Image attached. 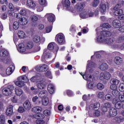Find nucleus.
Instances as JSON below:
<instances>
[{"instance_id":"1","label":"nucleus","mask_w":124,"mask_h":124,"mask_svg":"<svg viewBox=\"0 0 124 124\" xmlns=\"http://www.w3.org/2000/svg\"><path fill=\"white\" fill-rule=\"evenodd\" d=\"M88 64H87L86 72L85 74L80 73V74L82 76L84 80H86V81H88L89 82H93V78L92 77L91 74L93 73V70H94V63L90 61H88Z\"/></svg>"},{"instance_id":"2","label":"nucleus","mask_w":124,"mask_h":124,"mask_svg":"<svg viewBox=\"0 0 124 124\" xmlns=\"http://www.w3.org/2000/svg\"><path fill=\"white\" fill-rule=\"evenodd\" d=\"M100 107L99 102L92 104L89 106V109L88 113L91 117H99L100 116V111H98V109Z\"/></svg>"},{"instance_id":"3","label":"nucleus","mask_w":124,"mask_h":124,"mask_svg":"<svg viewBox=\"0 0 124 124\" xmlns=\"http://www.w3.org/2000/svg\"><path fill=\"white\" fill-rule=\"evenodd\" d=\"M18 81L16 82V86L22 88L25 85L24 83H28L29 82V78L26 76H21L17 78Z\"/></svg>"},{"instance_id":"4","label":"nucleus","mask_w":124,"mask_h":124,"mask_svg":"<svg viewBox=\"0 0 124 124\" xmlns=\"http://www.w3.org/2000/svg\"><path fill=\"white\" fill-rule=\"evenodd\" d=\"M14 91V86L13 85H9L7 87L4 88L2 90V93L4 95L7 96L12 93V91Z\"/></svg>"},{"instance_id":"5","label":"nucleus","mask_w":124,"mask_h":124,"mask_svg":"<svg viewBox=\"0 0 124 124\" xmlns=\"http://www.w3.org/2000/svg\"><path fill=\"white\" fill-rule=\"evenodd\" d=\"M94 15V13L91 11L83 10L80 13V17L82 19H86L88 17H93Z\"/></svg>"},{"instance_id":"6","label":"nucleus","mask_w":124,"mask_h":124,"mask_svg":"<svg viewBox=\"0 0 124 124\" xmlns=\"http://www.w3.org/2000/svg\"><path fill=\"white\" fill-rule=\"evenodd\" d=\"M112 102L113 104H115V108L116 109H122L123 106H124V103L119 100L118 98L115 97L112 100Z\"/></svg>"},{"instance_id":"7","label":"nucleus","mask_w":124,"mask_h":124,"mask_svg":"<svg viewBox=\"0 0 124 124\" xmlns=\"http://www.w3.org/2000/svg\"><path fill=\"white\" fill-rule=\"evenodd\" d=\"M35 69L37 71H39V72H45V71H47L48 69H49V67H48V65L46 64H44L37 66L35 67Z\"/></svg>"},{"instance_id":"8","label":"nucleus","mask_w":124,"mask_h":124,"mask_svg":"<svg viewBox=\"0 0 124 124\" xmlns=\"http://www.w3.org/2000/svg\"><path fill=\"white\" fill-rule=\"evenodd\" d=\"M115 11L113 13L114 15L115 16H118V19L120 20H124V11L122 9L114 10Z\"/></svg>"},{"instance_id":"9","label":"nucleus","mask_w":124,"mask_h":124,"mask_svg":"<svg viewBox=\"0 0 124 124\" xmlns=\"http://www.w3.org/2000/svg\"><path fill=\"white\" fill-rule=\"evenodd\" d=\"M110 78H111V74L108 72L101 73L100 75V79L101 81H104V80H109Z\"/></svg>"},{"instance_id":"10","label":"nucleus","mask_w":124,"mask_h":124,"mask_svg":"<svg viewBox=\"0 0 124 124\" xmlns=\"http://www.w3.org/2000/svg\"><path fill=\"white\" fill-rule=\"evenodd\" d=\"M47 48L48 50H55V52L56 53L59 51V46L58 45H56L54 43H50L48 44L47 46Z\"/></svg>"},{"instance_id":"11","label":"nucleus","mask_w":124,"mask_h":124,"mask_svg":"<svg viewBox=\"0 0 124 124\" xmlns=\"http://www.w3.org/2000/svg\"><path fill=\"white\" fill-rule=\"evenodd\" d=\"M52 58V54L49 52L44 51L42 57V61L44 62V61H47Z\"/></svg>"},{"instance_id":"12","label":"nucleus","mask_w":124,"mask_h":124,"mask_svg":"<svg viewBox=\"0 0 124 124\" xmlns=\"http://www.w3.org/2000/svg\"><path fill=\"white\" fill-rule=\"evenodd\" d=\"M56 39H57L58 43L60 44L64 42V35L62 33H59L56 35Z\"/></svg>"},{"instance_id":"13","label":"nucleus","mask_w":124,"mask_h":124,"mask_svg":"<svg viewBox=\"0 0 124 124\" xmlns=\"http://www.w3.org/2000/svg\"><path fill=\"white\" fill-rule=\"evenodd\" d=\"M38 83L37 84V87L38 89H40V90H43V89L45 88V84H44V81L43 79L40 78V79H38Z\"/></svg>"},{"instance_id":"14","label":"nucleus","mask_w":124,"mask_h":124,"mask_svg":"<svg viewBox=\"0 0 124 124\" xmlns=\"http://www.w3.org/2000/svg\"><path fill=\"white\" fill-rule=\"evenodd\" d=\"M84 7H85V4L83 3H77L75 6V8L76 9L78 12H81L83 9H84Z\"/></svg>"},{"instance_id":"15","label":"nucleus","mask_w":124,"mask_h":124,"mask_svg":"<svg viewBox=\"0 0 124 124\" xmlns=\"http://www.w3.org/2000/svg\"><path fill=\"white\" fill-rule=\"evenodd\" d=\"M106 8H109L107 3L100 5L99 10L101 13H105L106 12Z\"/></svg>"},{"instance_id":"16","label":"nucleus","mask_w":124,"mask_h":124,"mask_svg":"<svg viewBox=\"0 0 124 124\" xmlns=\"http://www.w3.org/2000/svg\"><path fill=\"white\" fill-rule=\"evenodd\" d=\"M6 114L7 116H8L9 117H10L11 116H12L13 114V106L10 105L6 110Z\"/></svg>"},{"instance_id":"17","label":"nucleus","mask_w":124,"mask_h":124,"mask_svg":"<svg viewBox=\"0 0 124 124\" xmlns=\"http://www.w3.org/2000/svg\"><path fill=\"white\" fill-rule=\"evenodd\" d=\"M27 48H26V46L24 44H19L18 46V51L19 53H24L27 51Z\"/></svg>"},{"instance_id":"18","label":"nucleus","mask_w":124,"mask_h":124,"mask_svg":"<svg viewBox=\"0 0 124 124\" xmlns=\"http://www.w3.org/2000/svg\"><path fill=\"white\" fill-rule=\"evenodd\" d=\"M23 107L25 110H31V102L29 100L26 101L23 104Z\"/></svg>"},{"instance_id":"19","label":"nucleus","mask_w":124,"mask_h":124,"mask_svg":"<svg viewBox=\"0 0 124 124\" xmlns=\"http://www.w3.org/2000/svg\"><path fill=\"white\" fill-rule=\"evenodd\" d=\"M15 69V67L12 65L9 66V67L6 70V73L8 75H11L12 73H13V71Z\"/></svg>"},{"instance_id":"20","label":"nucleus","mask_w":124,"mask_h":124,"mask_svg":"<svg viewBox=\"0 0 124 124\" xmlns=\"http://www.w3.org/2000/svg\"><path fill=\"white\" fill-rule=\"evenodd\" d=\"M45 17L47 18L48 22H50V23L55 21V16L52 14H46Z\"/></svg>"},{"instance_id":"21","label":"nucleus","mask_w":124,"mask_h":124,"mask_svg":"<svg viewBox=\"0 0 124 124\" xmlns=\"http://www.w3.org/2000/svg\"><path fill=\"white\" fill-rule=\"evenodd\" d=\"M36 6L35 3L32 0H27V7L29 8H34Z\"/></svg>"},{"instance_id":"22","label":"nucleus","mask_w":124,"mask_h":124,"mask_svg":"<svg viewBox=\"0 0 124 124\" xmlns=\"http://www.w3.org/2000/svg\"><path fill=\"white\" fill-rule=\"evenodd\" d=\"M112 25L114 28L119 29V27L122 26V23H121V21L119 19H115L113 21Z\"/></svg>"},{"instance_id":"23","label":"nucleus","mask_w":124,"mask_h":124,"mask_svg":"<svg viewBox=\"0 0 124 124\" xmlns=\"http://www.w3.org/2000/svg\"><path fill=\"white\" fill-rule=\"evenodd\" d=\"M117 109L114 108H112L109 110V115L110 117H116L117 116Z\"/></svg>"},{"instance_id":"24","label":"nucleus","mask_w":124,"mask_h":124,"mask_svg":"<svg viewBox=\"0 0 124 124\" xmlns=\"http://www.w3.org/2000/svg\"><path fill=\"white\" fill-rule=\"evenodd\" d=\"M47 90L49 93L53 94V93H54V92H55V86L53 84H50L47 87Z\"/></svg>"},{"instance_id":"25","label":"nucleus","mask_w":124,"mask_h":124,"mask_svg":"<svg viewBox=\"0 0 124 124\" xmlns=\"http://www.w3.org/2000/svg\"><path fill=\"white\" fill-rule=\"evenodd\" d=\"M18 22L21 26H25V25L28 24V19H27V18L23 17L20 18L18 20Z\"/></svg>"},{"instance_id":"26","label":"nucleus","mask_w":124,"mask_h":124,"mask_svg":"<svg viewBox=\"0 0 124 124\" xmlns=\"http://www.w3.org/2000/svg\"><path fill=\"white\" fill-rule=\"evenodd\" d=\"M114 62L116 64H122L123 63V59L120 57H116L114 58Z\"/></svg>"},{"instance_id":"27","label":"nucleus","mask_w":124,"mask_h":124,"mask_svg":"<svg viewBox=\"0 0 124 124\" xmlns=\"http://www.w3.org/2000/svg\"><path fill=\"white\" fill-rule=\"evenodd\" d=\"M32 111L34 113L38 114V113H41V111H42V108L40 107L36 106L32 108Z\"/></svg>"},{"instance_id":"28","label":"nucleus","mask_w":124,"mask_h":124,"mask_svg":"<svg viewBox=\"0 0 124 124\" xmlns=\"http://www.w3.org/2000/svg\"><path fill=\"white\" fill-rule=\"evenodd\" d=\"M33 47V43L32 42H28L25 45V48H26V51L28 50H31Z\"/></svg>"},{"instance_id":"29","label":"nucleus","mask_w":124,"mask_h":124,"mask_svg":"<svg viewBox=\"0 0 124 124\" xmlns=\"http://www.w3.org/2000/svg\"><path fill=\"white\" fill-rule=\"evenodd\" d=\"M8 56V51L6 49L0 50V57H7Z\"/></svg>"},{"instance_id":"30","label":"nucleus","mask_w":124,"mask_h":124,"mask_svg":"<svg viewBox=\"0 0 124 124\" xmlns=\"http://www.w3.org/2000/svg\"><path fill=\"white\" fill-rule=\"evenodd\" d=\"M15 91L16 94V95L20 96V95H21V94H23V90H22V89H21V88L16 87L15 89Z\"/></svg>"},{"instance_id":"31","label":"nucleus","mask_w":124,"mask_h":124,"mask_svg":"<svg viewBox=\"0 0 124 124\" xmlns=\"http://www.w3.org/2000/svg\"><path fill=\"white\" fill-rule=\"evenodd\" d=\"M116 43H123L124 42V35L120 36L115 40Z\"/></svg>"},{"instance_id":"32","label":"nucleus","mask_w":124,"mask_h":124,"mask_svg":"<svg viewBox=\"0 0 124 124\" xmlns=\"http://www.w3.org/2000/svg\"><path fill=\"white\" fill-rule=\"evenodd\" d=\"M42 104L45 106H47L49 104V99L48 97H45L42 99Z\"/></svg>"},{"instance_id":"33","label":"nucleus","mask_w":124,"mask_h":124,"mask_svg":"<svg viewBox=\"0 0 124 124\" xmlns=\"http://www.w3.org/2000/svg\"><path fill=\"white\" fill-rule=\"evenodd\" d=\"M46 96H47V91H41L39 93V97L42 99L44 98V97H46Z\"/></svg>"},{"instance_id":"34","label":"nucleus","mask_w":124,"mask_h":124,"mask_svg":"<svg viewBox=\"0 0 124 124\" xmlns=\"http://www.w3.org/2000/svg\"><path fill=\"white\" fill-rule=\"evenodd\" d=\"M34 117L35 119H40L41 120H42V119H44V118H45V116H44V114L42 113H37L34 115Z\"/></svg>"},{"instance_id":"35","label":"nucleus","mask_w":124,"mask_h":124,"mask_svg":"<svg viewBox=\"0 0 124 124\" xmlns=\"http://www.w3.org/2000/svg\"><path fill=\"white\" fill-rule=\"evenodd\" d=\"M102 27L103 31H104V30H109L111 28V25L108 23H104L102 24Z\"/></svg>"},{"instance_id":"36","label":"nucleus","mask_w":124,"mask_h":124,"mask_svg":"<svg viewBox=\"0 0 124 124\" xmlns=\"http://www.w3.org/2000/svg\"><path fill=\"white\" fill-rule=\"evenodd\" d=\"M110 84L112 85H115L116 86H118V85L120 84V80L116 78H112L110 80Z\"/></svg>"},{"instance_id":"37","label":"nucleus","mask_w":124,"mask_h":124,"mask_svg":"<svg viewBox=\"0 0 124 124\" xmlns=\"http://www.w3.org/2000/svg\"><path fill=\"white\" fill-rule=\"evenodd\" d=\"M100 68L103 71L108 69V65L106 63H103L101 64Z\"/></svg>"},{"instance_id":"38","label":"nucleus","mask_w":124,"mask_h":124,"mask_svg":"<svg viewBox=\"0 0 124 124\" xmlns=\"http://www.w3.org/2000/svg\"><path fill=\"white\" fill-rule=\"evenodd\" d=\"M30 19L32 23H36L38 21V17L36 16H31Z\"/></svg>"},{"instance_id":"39","label":"nucleus","mask_w":124,"mask_h":124,"mask_svg":"<svg viewBox=\"0 0 124 124\" xmlns=\"http://www.w3.org/2000/svg\"><path fill=\"white\" fill-rule=\"evenodd\" d=\"M40 36L36 35L33 37V41L34 42H35L36 43H38L39 42H40Z\"/></svg>"},{"instance_id":"40","label":"nucleus","mask_w":124,"mask_h":124,"mask_svg":"<svg viewBox=\"0 0 124 124\" xmlns=\"http://www.w3.org/2000/svg\"><path fill=\"white\" fill-rule=\"evenodd\" d=\"M63 6L66 8H69L70 7V1L69 0H65Z\"/></svg>"},{"instance_id":"41","label":"nucleus","mask_w":124,"mask_h":124,"mask_svg":"<svg viewBox=\"0 0 124 124\" xmlns=\"http://www.w3.org/2000/svg\"><path fill=\"white\" fill-rule=\"evenodd\" d=\"M18 36L20 38H24L26 36V34L24 31H20L18 32Z\"/></svg>"},{"instance_id":"42","label":"nucleus","mask_w":124,"mask_h":124,"mask_svg":"<svg viewBox=\"0 0 124 124\" xmlns=\"http://www.w3.org/2000/svg\"><path fill=\"white\" fill-rule=\"evenodd\" d=\"M105 97L108 101H111L113 99V96L111 94H107Z\"/></svg>"},{"instance_id":"43","label":"nucleus","mask_w":124,"mask_h":124,"mask_svg":"<svg viewBox=\"0 0 124 124\" xmlns=\"http://www.w3.org/2000/svg\"><path fill=\"white\" fill-rule=\"evenodd\" d=\"M5 123V116L1 115L0 116V124H4Z\"/></svg>"},{"instance_id":"44","label":"nucleus","mask_w":124,"mask_h":124,"mask_svg":"<svg viewBox=\"0 0 124 124\" xmlns=\"http://www.w3.org/2000/svg\"><path fill=\"white\" fill-rule=\"evenodd\" d=\"M99 0H94L92 3V6L93 7H96L99 4Z\"/></svg>"},{"instance_id":"45","label":"nucleus","mask_w":124,"mask_h":124,"mask_svg":"<svg viewBox=\"0 0 124 124\" xmlns=\"http://www.w3.org/2000/svg\"><path fill=\"white\" fill-rule=\"evenodd\" d=\"M39 2L41 5H43L44 6H46L47 5L46 0H39Z\"/></svg>"},{"instance_id":"46","label":"nucleus","mask_w":124,"mask_h":124,"mask_svg":"<svg viewBox=\"0 0 124 124\" xmlns=\"http://www.w3.org/2000/svg\"><path fill=\"white\" fill-rule=\"evenodd\" d=\"M19 22L16 21L13 24V28L14 29V30H17L18 29H19Z\"/></svg>"},{"instance_id":"47","label":"nucleus","mask_w":124,"mask_h":124,"mask_svg":"<svg viewBox=\"0 0 124 124\" xmlns=\"http://www.w3.org/2000/svg\"><path fill=\"white\" fill-rule=\"evenodd\" d=\"M104 88V85L101 83H99L97 84V89H98V90H103Z\"/></svg>"},{"instance_id":"48","label":"nucleus","mask_w":124,"mask_h":124,"mask_svg":"<svg viewBox=\"0 0 124 124\" xmlns=\"http://www.w3.org/2000/svg\"><path fill=\"white\" fill-rule=\"evenodd\" d=\"M112 93L113 96H118L120 94V92L118 91V89H116V90H113Z\"/></svg>"},{"instance_id":"49","label":"nucleus","mask_w":124,"mask_h":124,"mask_svg":"<svg viewBox=\"0 0 124 124\" xmlns=\"http://www.w3.org/2000/svg\"><path fill=\"white\" fill-rule=\"evenodd\" d=\"M91 98V94H89L87 95L86 94H84L82 97V99L83 100H85V101H87V100H89Z\"/></svg>"},{"instance_id":"50","label":"nucleus","mask_w":124,"mask_h":124,"mask_svg":"<svg viewBox=\"0 0 124 124\" xmlns=\"http://www.w3.org/2000/svg\"><path fill=\"white\" fill-rule=\"evenodd\" d=\"M40 79V78L38 76H36V77H33L31 78V82H35V80L36 82L38 81V80Z\"/></svg>"},{"instance_id":"51","label":"nucleus","mask_w":124,"mask_h":124,"mask_svg":"<svg viewBox=\"0 0 124 124\" xmlns=\"http://www.w3.org/2000/svg\"><path fill=\"white\" fill-rule=\"evenodd\" d=\"M119 90L120 92H124V83H121L119 86Z\"/></svg>"},{"instance_id":"52","label":"nucleus","mask_w":124,"mask_h":124,"mask_svg":"<svg viewBox=\"0 0 124 124\" xmlns=\"http://www.w3.org/2000/svg\"><path fill=\"white\" fill-rule=\"evenodd\" d=\"M105 94H104V92H99L97 96L99 98L102 99L104 98Z\"/></svg>"},{"instance_id":"53","label":"nucleus","mask_w":124,"mask_h":124,"mask_svg":"<svg viewBox=\"0 0 124 124\" xmlns=\"http://www.w3.org/2000/svg\"><path fill=\"white\" fill-rule=\"evenodd\" d=\"M94 56H95L96 58H99L101 57V51H97L94 53Z\"/></svg>"},{"instance_id":"54","label":"nucleus","mask_w":124,"mask_h":124,"mask_svg":"<svg viewBox=\"0 0 124 124\" xmlns=\"http://www.w3.org/2000/svg\"><path fill=\"white\" fill-rule=\"evenodd\" d=\"M110 89L112 90V91H115L116 90H118V87L115 84H111L110 86Z\"/></svg>"},{"instance_id":"55","label":"nucleus","mask_w":124,"mask_h":124,"mask_svg":"<svg viewBox=\"0 0 124 124\" xmlns=\"http://www.w3.org/2000/svg\"><path fill=\"white\" fill-rule=\"evenodd\" d=\"M9 8L11 11H14L15 10V8L14 7L13 4L11 3L9 4Z\"/></svg>"},{"instance_id":"56","label":"nucleus","mask_w":124,"mask_h":124,"mask_svg":"<svg viewBox=\"0 0 124 124\" xmlns=\"http://www.w3.org/2000/svg\"><path fill=\"white\" fill-rule=\"evenodd\" d=\"M20 13L21 14V15L25 16V15H27V9H23L21 10V11H20Z\"/></svg>"},{"instance_id":"57","label":"nucleus","mask_w":124,"mask_h":124,"mask_svg":"<svg viewBox=\"0 0 124 124\" xmlns=\"http://www.w3.org/2000/svg\"><path fill=\"white\" fill-rule=\"evenodd\" d=\"M119 101L124 103V95L119 94Z\"/></svg>"},{"instance_id":"58","label":"nucleus","mask_w":124,"mask_h":124,"mask_svg":"<svg viewBox=\"0 0 124 124\" xmlns=\"http://www.w3.org/2000/svg\"><path fill=\"white\" fill-rule=\"evenodd\" d=\"M52 29H53L52 26H47L46 29V32H47V33L51 32V31H52Z\"/></svg>"},{"instance_id":"59","label":"nucleus","mask_w":124,"mask_h":124,"mask_svg":"<svg viewBox=\"0 0 124 124\" xmlns=\"http://www.w3.org/2000/svg\"><path fill=\"white\" fill-rule=\"evenodd\" d=\"M70 31L71 32H75L76 31V28H75V26L72 25L70 28Z\"/></svg>"},{"instance_id":"60","label":"nucleus","mask_w":124,"mask_h":124,"mask_svg":"<svg viewBox=\"0 0 124 124\" xmlns=\"http://www.w3.org/2000/svg\"><path fill=\"white\" fill-rule=\"evenodd\" d=\"M108 109L105 107H104L102 108V115H105V113H106V112H107Z\"/></svg>"},{"instance_id":"61","label":"nucleus","mask_w":124,"mask_h":124,"mask_svg":"<svg viewBox=\"0 0 124 124\" xmlns=\"http://www.w3.org/2000/svg\"><path fill=\"white\" fill-rule=\"evenodd\" d=\"M36 123L37 124H43L45 123V121L43 120L38 119L36 121Z\"/></svg>"},{"instance_id":"62","label":"nucleus","mask_w":124,"mask_h":124,"mask_svg":"<svg viewBox=\"0 0 124 124\" xmlns=\"http://www.w3.org/2000/svg\"><path fill=\"white\" fill-rule=\"evenodd\" d=\"M44 114L45 115V116H50V114H51V112H50V110L48 109H46L44 111Z\"/></svg>"},{"instance_id":"63","label":"nucleus","mask_w":124,"mask_h":124,"mask_svg":"<svg viewBox=\"0 0 124 124\" xmlns=\"http://www.w3.org/2000/svg\"><path fill=\"white\" fill-rule=\"evenodd\" d=\"M87 87L89 89H93V82H90Z\"/></svg>"},{"instance_id":"64","label":"nucleus","mask_w":124,"mask_h":124,"mask_svg":"<svg viewBox=\"0 0 124 124\" xmlns=\"http://www.w3.org/2000/svg\"><path fill=\"white\" fill-rule=\"evenodd\" d=\"M123 76V77L122 78V80L123 81V82H124V70L121 71L120 73H119V76H120L121 77H122V76Z\"/></svg>"}]
</instances>
